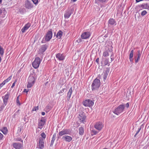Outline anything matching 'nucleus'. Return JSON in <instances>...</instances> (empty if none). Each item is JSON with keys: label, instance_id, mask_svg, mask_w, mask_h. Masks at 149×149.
Returning <instances> with one entry per match:
<instances>
[{"label": "nucleus", "instance_id": "nucleus-1", "mask_svg": "<svg viewBox=\"0 0 149 149\" xmlns=\"http://www.w3.org/2000/svg\"><path fill=\"white\" fill-rule=\"evenodd\" d=\"M88 97L91 99L93 100H91L90 99H87L86 100L84 101H83V105L86 107H91L93 106L94 104V98L95 97L96 95L93 94H88Z\"/></svg>", "mask_w": 149, "mask_h": 149}, {"label": "nucleus", "instance_id": "nucleus-2", "mask_svg": "<svg viewBox=\"0 0 149 149\" xmlns=\"http://www.w3.org/2000/svg\"><path fill=\"white\" fill-rule=\"evenodd\" d=\"M100 80L97 78L95 79L91 84V89L93 91H98L100 85Z\"/></svg>", "mask_w": 149, "mask_h": 149}, {"label": "nucleus", "instance_id": "nucleus-3", "mask_svg": "<svg viewBox=\"0 0 149 149\" xmlns=\"http://www.w3.org/2000/svg\"><path fill=\"white\" fill-rule=\"evenodd\" d=\"M52 29H50L47 32L46 35L45 36L41 41L42 43H45L46 42L50 40L52 38Z\"/></svg>", "mask_w": 149, "mask_h": 149}, {"label": "nucleus", "instance_id": "nucleus-4", "mask_svg": "<svg viewBox=\"0 0 149 149\" xmlns=\"http://www.w3.org/2000/svg\"><path fill=\"white\" fill-rule=\"evenodd\" d=\"M124 106L123 104H122L119 105L117 108L115 109L113 112V113L117 115H119L120 113L123 112L124 110Z\"/></svg>", "mask_w": 149, "mask_h": 149}, {"label": "nucleus", "instance_id": "nucleus-5", "mask_svg": "<svg viewBox=\"0 0 149 149\" xmlns=\"http://www.w3.org/2000/svg\"><path fill=\"white\" fill-rule=\"evenodd\" d=\"M74 10V8L71 7L68 8V9L65 11L64 17L65 18H68L73 13Z\"/></svg>", "mask_w": 149, "mask_h": 149}, {"label": "nucleus", "instance_id": "nucleus-6", "mask_svg": "<svg viewBox=\"0 0 149 149\" xmlns=\"http://www.w3.org/2000/svg\"><path fill=\"white\" fill-rule=\"evenodd\" d=\"M41 60L40 58L37 57L35 58L34 61L32 63V65L35 68H38L40 63Z\"/></svg>", "mask_w": 149, "mask_h": 149}, {"label": "nucleus", "instance_id": "nucleus-7", "mask_svg": "<svg viewBox=\"0 0 149 149\" xmlns=\"http://www.w3.org/2000/svg\"><path fill=\"white\" fill-rule=\"evenodd\" d=\"M45 122L46 120L44 119L43 117H41V119L40 120H39L38 121V128L41 130L43 128Z\"/></svg>", "mask_w": 149, "mask_h": 149}, {"label": "nucleus", "instance_id": "nucleus-8", "mask_svg": "<svg viewBox=\"0 0 149 149\" xmlns=\"http://www.w3.org/2000/svg\"><path fill=\"white\" fill-rule=\"evenodd\" d=\"M103 127L102 122H100L96 123L94 126V127L98 131H100Z\"/></svg>", "mask_w": 149, "mask_h": 149}, {"label": "nucleus", "instance_id": "nucleus-9", "mask_svg": "<svg viewBox=\"0 0 149 149\" xmlns=\"http://www.w3.org/2000/svg\"><path fill=\"white\" fill-rule=\"evenodd\" d=\"M70 132L68 129H63L58 133V136H61L66 134H70Z\"/></svg>", "mask_w": 149, "mask_h": 149}, {"label": "nucleus", "instance_id": "nucleus-10", "mask_svg": "<svg viewBox=\"0 0 149 149\" xmlns=\"http://www.w3.org/2000/svg\"><path fill=\"white\" fill-rule=\"evenodd\" d=\"M91 34L89 32H84L81 35V38L83 39H88L91 36Z\"/></svg>", "mask_w": 149, "mask_h": 149}, {"label": "nucleus", "instance_id": "nucleus-11", "mask_svg": "<svg viewBox=\"0 0 149 149\" xmlns=\"http://www.w3.org/2000/svg\"><path fill=\"white\" fill-rule=\"evenodd\" d=\"M10 96V93L8 92L7 94H6L4 96L2 97L3 100V104L6 106L8 103V100Z\"/></svg>", "mask_w": 149, "mask_h": 149}, {"label": "nucleus", "instance_id": "nucleus-12", "mask_svg": "<svg viewBox=\"0 0 149 149\" xmlns=\"http://www.w3.org/2000/svg\"><path fill=\"white\" fill-rule=\"evenodd\" d=\"M23 143L15 142L13 144V146L15 149H20L23 147Z\"/></svg>", "mask_w": 149, "mask_h": 149}, {"label": "nucleus", "instance_id": "nucleus-13", "mask_svg": "<svg viewBox=\"0 0 149 149\" xmlns=\"http://www.w3.org/2000/svg\"><path fill=\"white\" fill-rule=\"evenodd\" d=\"M25 6L27 9H30L33 7V4L30 1L27 0L25 2Z\"/></svg>", "mask_w": 149, "mask_h": 149}, {"label": "nucleus", "instance_id": "nucleus-14", "mask_svg": "<svg viewBox=\"0 0 149 149\" xmlns=\"http://www.w3.org/2000/svg\"><path fill=\"white\" fill-rule=\"evenodd\" d=\"M109 68H107L104 72L103 74V81L104 82H105L107 79V77L109 72Z\"/></svg>", "mask_w": 149, "mask_h": 149}, {"label": "nucleus", "instance_id": "nucleus-15", "mask_svg": "<svg viewBox=\"0 0 149 149\" xmlns=\"http://www.w3.org/2000/svg\"><path fill=\"white\" fill-rule=\"evenodd\" d=\"M62 139L66 142H70L72 140V138L70 136L65 135L62 136Z\"/></svg>", "mask_w": 149, "mask_h": 149}, {"label": "nucleus", "instance_id": "nucleus-16", "mask_svg": "<svg viewBox=\"0 0 149 149\" xmlns=\"http://www.w3.org/2000/svg\"><path fill=\"white\" fill-rule=\"evenodd\" d=\"M56 57L59 61H63L64 59L65 56L63 54L58 53L56 54Z\"/></svg>", "mask_w": 149, "mask_h": 149}, {"label": "nucleus", "instance_id": "nucleus-17", "mask_svg": "<svg viewBox=\"0 0 149 149\" xmlns=\"http://www.w3.org/2000/svg\"><path fill=\"white\" fill-rule=\"evenodd\" d=\"M31 26V24L29 23H28L26 24L21 30L22 32L24 33Z\"/></svg>", "mask_w": 149, "mask_h": 149}, {"label": "nucleus", "instance_id": "nucleus-18", "mask_svg": "<svg viewBox=\"0 0 149 149\" xmlns=\"http://www.w3.org/2000/svg\"><path fill=\"white\" fill-rule=\"evenodd\" d=\"M141 53L140 52V50L138 51L137 53L136 54L137 57L135 56V61L136 63H137L139 60L141 55Z\"/></svg>", "mask_w": 149, "mask_h": 149}, {"label": "nucleus", "instance_id": "nucleus-19", "mask_svg": "<svg viewBox=\"0 0 149 149\" xmlns=\"http://www.w3.org/2000/svg\"><path fill=\"white\" fill-rule=\"evenodd\" d=\"M48 47V45L47 44H45L42 45L41 47V48L40 49V52L42 53L45 52L47 49Z\"/></svg>", "mask_w": 149, "mask_h": 149}, {"label": "nucleus", "instance_id": "nucleus-20", "mask_svg": "<svg viewBox=\"0 0 149 149\" xmlns=\"http://www.w3.org/2000/svg\"><path fill=\"white\" fill-rule=\"evenodd\" d=\"M86 116H85L84 114L82 113L79 115V118L81 121V122H84L86 118Z\"/></svg>", "mask_w": 149, "mask_h": 149}, {"label": "nucleus", "instance_id": "nucleus-21", "mask_svg": "<svg viewBox=\"0 0 149 149\" xmlns=\"http://www.w3.org/2000/svg\"><path fill=\"white\" fill-rule=\"evenodd\" d=\"M109 25H113L114 24L115 25H116V21L114 19L112 18L110 19L108 21Z\"/></svg>", "mask_w": 149, "mask_h": 149}, {"label": "nucleus", "instance_id": "nucleus-22", "mask_svg": "<svg viewBox=\"0 0 149 149\" xmlns=\"http://www.w3.org/2000/svg\"><path fill=\"white\" fill-rule=\"evenodd\" d=\"M72 87H71L68 92V94H67V100L68 101H69L70 99V98L71 97V96L72 94Z\"/></svg>", "mask_w": 149, "mask_h": 149}, {"label": "nucleus", "instance_id": "nucleus-23", "mask_svg": "<svg viewBox=\"0 0 149 149\" xmlns=\"http://www.w3.org/2000/svg\"><path fill=\"white\" fill-rule=\"evenodd\" d=\"M28 82H29L31 83L35 82V78L32 75H30L28 79Z\"/></svg>", "mask_w": 149, "mask_h": 149}, {"label": "nucleus", "instance_id": "nucleus-24", "mask_svg": "<svg viewBox=\"0 0 149 149\" xmlns=\"http://www.w3.org/2000/svg\"><path fill=\"white\" fill-rule=\"evenodd\" d=\"M134 50H132L131 51L130 54L129 55V59L130 60V61L131 62H132L133 61V57L134 55Z\"/></svg>", "mask_w": 149, "mask_h": 149}, {"label": "nucleus", "instance_id": "nucleus-25", "mask_svg": "<svg viewBox=\"0 0 149 149\" xmlns=\"http://www.w3.org/2000/svg\"><path fill=\"white\" fill-rule=\"evenodd\" d=\"M0 130L5 135L7 134L8 132V129L6 127H4L0 129Z\"/></svg>", "mask_w": 149, "mask_h": 149}, {"label": "nucleus", "instance_id": "nucleus-26", "mask_svg": "<svg viewBox=\"0 0 149 149\" xmlns=\"http://www.w3.org/2000/svg\"><path fill=\"white\" fill-rule=\"evenodd\" d=\"M56 133H54L52 137V139L51 140V143L50 144V146H52L53 145V144L54 143V141L55 140L56 137Z\"/></svg>", "mask_w": 149, "mask_h": 149}, {"label": "nucleus", "instance_id": "nucleus-27", "mask_svg": "<svg viewBox=\"0 0 149 149\" xmlns=\"http://www.w3.org/2000/svg\"><path fill=\"white\" fill-rule=\"evenodd\" d=\"M79 134L81 135H82L84 134V129L83 127H81L79 128Z\"/></svg>", "mask_w": 149, "mask_h": 149}, {"label": "nucleus", "instance_id": "nucleus-28", "mask_svg": "<svg viewBox=\"0 0 149 149\" xmlns=\"http://www.w3.org/2000/svg\"><path fill=\"white\" fill-rule=\"evenodd\" d=\"M141 6L144 9H149V5L147 3H143L141 5Z\"/></svg>", "mask_w": 149, "mask_h": 149}, {"label": "nucleus", "instance_id": "nucleus-29", "mask_svg": "<svg viewBox=\"0 0 149 149\" xmlns=\"http://www.w3.org/2000/svg\"><path fill=\"white\" fill-rule=\"evenodd\" d=\"M63 33V32L61 31H59L57 33V34L56 35V37L58 38V39L61 38V37Z\"/></svg>", "mask_w": 149, "mask_h": 149}, {"label": "nucleus", "instance_id": "nucleus-30", "mask_svg": "<svg viewBox=\"0 0 149 149\" xmlns=\"http://www.w3.org/2000/svg\"><path fill=\"white\" fill-rule=\"evenodd\" d=\"M99 131L95 130H91V134L92 136H93L96 134L98 133Z\"/></svg>", "mask_w": 149, "mask_h": 149}, {"label": "nucleus", "instance_id": "nucleus-31", "mask_svg": "<svg viewBox=\"0 0 149 149\" xmlns=\"http://www.w3.org/2000/svg\"><path fill=\"white\" fill-rule=\"evenodd\" d=\"M39 148L40 149H42L44 147V144L45 143H43V142L42 143L39 142Z\"/></svg>", "mask_w": 149, "mask_h": 149}, {"label": "nucleus", "instance_id": "nucleus-32", "mask_svg": "<svg viewBox=\"0 0 149 149\" xmlns=\"http://www.w3.org/2000/svg\"><path fill=\"white\" fill-rule=\"evenodd\" d=\"M12 78V76H10L8 78H7L3 82V83L5 84L6 83L8 82Z\"/></svg>", "mask_w": 149, "mask_h": 149}, {"label": "nucleus", "instance_id": "nucleus-33", "mask_svg": "<svg viewBox=\"0 0 149 149\" xmlns=\"http://www.w3.org/2000/svg\"><path fill=\"white\" fill-rule=\"evenodd\" d=\"M4 53V50L0 45V54L3 56Z\"/></svg>", "mask_w": 149, "mask_h": 149}, {"label": "nucleus", "instance_id": "nucleus-34", "mask_svg": "<svg viewBox=\"0 0 149 149\" xmlns=\"http://www.w3.org/2000/svg\"><path fill=\"white\" fill-rule=\"evenodd\" d=\"M103 55L104 57H106L109 56V54L107 51H105L103 53Z\"/></svg>", "mask_w": 149, "mask_h": 149}, {"label": "nucleus", "instance_id": "nucleus-35", "mask_svg": "<svg viewBox=\"0 0 149 149\" xmlns=\"http://www.w3.org/2000/svg\"><path fill=\"white\" fill-rule=\"evenodd\" d=\"M34 83H31L29 82H28V84L27 85V87L28 88H31L33 85Z\"/></svg>", "mask_w": 149, "mask_h": 149}, {"label": "nucleus", "instance_id": "nucleus-36", "mask_svg": "<svg viewBox=\"0 0 149 149\" xmlns=\"http://www.w3.org/2000/svg\"><path fill=\"white\" fill-rule=\"evenodd\" d=\"M109 60L108 58H106L105 59L104 62V64L105 65H107L108 64V66L109 65Z\"/></svg>", "mask_w": 149, "mask_h": 149}, {"label": "nucleus", "instance_id": "nucleus-37", "mask_svg": "<svg viewBox=\"0 0 149 149\" xmlns=\"http://www.w3.org/2000/svg\"><path fill=\"white\" fill-rule=\"evenodd\" d=\"M40 136H41L40 138H42L43 139H45L46 138V135L44 132H42L40 134Z\"/></svg>", "mask_w": 149, "mask_h": 149}, {"label": "nucleus", "instance_id": "nucleus-38", "mask_svg": "<svg viewBox=\"0 0 149 149\" xmlns=\"http://www.w3.org/2000/svg\"><path fill=\"white\" fill-rule=\"evenodd\" d=\"M66 91V90L65 88H63L62 90H61L59 92L58 94L61 95L62 93H63L64 92H65Z\"/></svg>", "mask_w": 149, "mask_h": 149}, {"label": "nucleus", "instance_id": "nucleus-39", "mask_svg": "<svg viewBox=\"0 0 149 149\" xmlns=\"http://www.w3.org/2000/svg\"><path fill=\"white\" fill-rule=\"evenodd\" d=\"M16 102L17 103V104L18 105H20L21 104V103L19 101V96H18L17 98V99L16 100Z\"/></svg>", "mask_w": 149, "mask_h": 149}, {"label": "nucleus", "instance_id": "nucleus-40", "mask_svg": "<svg viewBox=\"0 0 149 149\" xmlns=\"http://www.w3.org/2000/svg\"><path fill=\"white\" fill-rule=\"evenodd\" d=\"M16 141H19L21 142V143H23V140L20 138H18L15 139Z\"/></svg>", "mask_w": 149, "mask_h": 149}, {"label": "nucleus", "instance_id": "nucleus-41", "mask_svg": "<svg viewBox=\"0 0 149 149\" xmlns=\"http://www.w3.org/2000/svg\"><path fill=\"white\" fill-rule=\"evenodd\" d=\"M45 139H43L42 138H40L38 140V142H40L45 143Z\"/></svg>", "mask_w": 149, "mask_h": 149}, {"label": "nucleus", "instance_id": "nucleus-42", "mask_svg": "<svg viewBox=\"0 0 149 149\" xmlns=\"http://www.w3.org/2000/svg\"><path fill=\"white\" fill-rule=\"evenodd\" d=\"M45 139H43L42 138H40L38 140V142H40L45 143Z\"/></svg>", "mask_w": 149, "mask_h": 149}, {"label": "nucleus", "instance_id": "nucleus-43", "mask_svg": "<svg viewBox=\"0 0 149 149\" xmlns=\"http://www.w3.org/2000/svg\"><path fill=\"white\" fill-rule=\"evenodd\" d=\"M147 12V11L145 10H143V11H142L141 13V15L142 16H144V15H145L146 14Z\"/></svg>", "mask_w": 149, "mask_h": 149}, {"label": "nucleus", "instance_id": "nucleus-44", "mask_svg": "<svg viewBox=\"0 0 149 149\" xmlns=\"http://www.w3.org/2000/svg\"><path fill=\"white\" fill-rule=\"evenodd\" d=\"M38 109V107L37 106V107H35L34 108H33L32 110V111H37Z\"/></svg>", "mask_w": 149, "mask_h": 149}, {"label": "nucleus", "instance_id": "nucleus-45", "mask_svg": "<svg viewBox=\"0 0 149 149\" xmlns=\"http://www.w3.org/2000/svg\"><path fill=\"white\" fill-rule=\"evenodd\" d=\"M123 105L125 106L124 108L125 109V107L127 109L129 108V105L128 103H127L126 104H123Z\"/></svg>", "mask_w": 149, "mask_h": 149}, {"label": "nucleus", "instance_id": "nucleus-46", "mask_svg": "<svg viewBox=\"0 0 149 149\" xmlns=\"http://www.w3.org/2000/svg\"><path fill=\"white\" fill-rule=\"evenodd\" d=\"M33 3L36 5L38 3V0H31Z\"/></svg>", "mask_w": 149, "mask_h": 149}, {"label": "nucleus", "instance_id": "nucleus-47", "mask_svg": "<svg viewBox=\"0 0 149 149\" xmlns=\"http://www.w3.org/2000/svg\"><path fill=\"white\" fill-rule=\"evenodd\" d=\"M3 134L0 132V141L3 139Z\"/></svg>", "mask_w": 149, "mask_h": 149}, {"label": "nucleus", "instance_id": "nucleus-48", "mask_svg": "<svg viewBox=\"0 0 149 149\" xmlns=\"http://www.w3.org/2000/svg\"><path fill=\"white\" fill-rule=\"evenodd\" d=\"M17 80H15L12 86H11V88H13L14 86L15 85V84L16 82H17Z\"/></svg>", "mask_w": 149, "mask_h": 149}, {"label": "nucleus", "instance_id": "nucleus-49", "mask_svg": "<svg viewBox=\"0 0 149 149\" xmlns=\"http://www.w3.org/2000/svg\"><path fill=\"white\" fill-rule=\"evenodd\" d=\"M46 109H49V110L51 109V107L49 105H47L46 106Z\"/></svg>", "mask_w": 149, "mask_h": 149}, {"label": "nucleus", "instance_id": "nucleus-50", "mask_svg": "<svg viewBox=\"0 0 149 149\" xmlns=\"http://www.w3.org/2000/svg\"><path fill=\"white\" fill-rule=\"evenodd\" d=\"M5 106L3 104V106H1L0 107V111L2 110Z\"/></svg>", "mask_w": 149, "mask_h": 149}, {"label": "nucleus", "instance_id": "nucleus-51", "mask_svg": "<svg viewBox=\"0 0 149 149\" xmlns=\"http://www.w3.org/2000/svg\"><path fill=\"white\" fill-rule=\"evenodd\" d=\"M113 53H112V54H111V62L114 59L113 58Z\"/></svg>", "mask_w": 149, "mask_h": 149}, {"label": "nucleus", "instance_id": "nucleus-52", "mask_svg": "<svg viewBox=\"0 0 149 149\" xmlns=\"http://www.w3.org/2000/svg\"><path fill=\"white\" fill-rule=\"evenodd\" d=\"M141 127H140L138 129V131L136 133V134H138L139 133V132L141 130Z\"/></svg>", "mask_w": 149, "mask_h": 149}, {"label": "nucleus", "instance_id": "nucleus-53", "mask_svg": "<svg viewBox=\"0 0 149 149\" xmlns=\"http://www.w3.org/2000/svg\"><path fill=\"white\" fill-rule=\"evenodd\" d=\"M4 84L3 83V82L1 84H0V89L1 88L3 87V86L4 85Z\"/></svg>", "mask_w": 149, "mask_h": 149}, {"label": "nucleus", "instance_id": "nucleus-54", "mask_svg": "<svg viewBox=\"0 0 149 149\" xmlns=\"http://www.w3.org/2000/svg\"><path fill=\"white\" fill-rule=\"evenodd\" d=\"M98 1H99L100 2H105L107 0H98Z\"/></svg>", "mask_w": 149, "mask_h": 149}, {"label": "nucleus", "instance_id": "nucleus-55", "mask_svg": "<svg viewBox=\"0 0 149 149\" xmlns=\"http://www.w3.org/2000/svg\"><path fill=\"white\" fill-rule=\"evenodd\" d=\"M95 62L97 63V64L99 63V58H97L95 60Z\"/></svg>", "mask_w": 149, "mask_h": 149}, {"label": "nucleus", "instance_id": "nucleus-56", "mask_svg": "<svg viewBox=\"0 0 149 149\" xmlns=\"http://www.w3.org/2000/svg\"><path fill=\"white\" fill-rule=\"evenodd\" d=\"M28 92V90H26V89H24V90L23 92L27 93Z\"/></svg>", "mask_w": 149, "mask_h": 149}, {"label": "nucleus", "instance_id": "nucleus-57", "mask_svg": "<svg viewBox=\"0 0 149 149\" xmlns=\"http://www.w3.org/2000/svg\"><path fill=\"white\" fill-rule=\"evenodd\" d=\"M41 114H42V115L43 116H44L45 115V113L44 112H42Z\"/></svg>", "mask_w": 149, "mask_h": 149}, {"label": "nucleus", "instance_id": "nucleus-58", "mask_svg": "<svg viewBox=\"0 0 149 149\" xmlns=\"http://www.w3.org/2000/svg\"><path fill=\"white\" fill-rule=\"evenodd\" d=\"M19 129L18 130H19L20 132L22 130V127H19Z\"/></svg>", "mask_w": 149, "mask_h": 149}, {"label": "nucleus", "instance_id": "nucleus-59", "mask_svg": "<svg viewBox=\"0 0 149 149\" xmlns=\"http://www.w3.org/2000/svg\"><path fill=\"white\" fill-rule=\"evenodd\" d=\"M146 146H145L143 148V149H146Z\"/></svg>", "mask_w": 149, "mask_h": 149}, {"label": "nucleus", "instance_id": "nucleus-60", "mask_svg": "<svg viewBox=\"0 0 149 149\" xmlns=\"http://www.w3.org/2000/svg\"><path fill=\"white\" fill-rule=\"evenodd\" d=\"M101 75H100V74L99 75V78L100 79L101 78Z\"/></svg>", "mask_w": 149, "mask_h": 149}, {"label": "nucleus", "instance_id": "nucleus-61", "mask_svg": "<svg viewBox=\"0 0 149 149\" xmlns=\"http://www.w3.org/2000/svg\"><path fill=\"white\" fill-rule=\"evenodd\" d=\"M1 57L0 56V63L1 62Z\"/></svg>", "mask_w": 149, "mask_h": 149}, {"label": "nucleus", "instance_id": "nucleus-62", "mask_svg": "<svg viewBox=\"0 0 149 149\" xmlns=\"http://www.w3.org/2000/svg\"><path fill=\"white\" fill-rule=\"evenodd\" d=\"M112 51V49H111L110 50H109V52H111Z\"/></svg>", "mask_w": 149, "mask_h": 149}, {"label": "nucleus", "instance_id": "nucleus-63", "mask_svg": "<svg viewBox=\"0 0 149 149\" xmlns=\"http://www.w3.org/2000/svg\"><path fill=\"white\" fill-rule=\"evenodd\" d=\"M1 13H2V11H1V10H0V14H1Z\"/></svg>", "mask_w": 149, "mask_h": 149}, {"label": "nucleus", "instance_id": "nucleus-64", "mask_svg": "<svg viewBox=\"0 0 149 149\" xmlns=\"http://www.w3.org/2000/svg\"><path fill=\"white\" fill-rule=\"evenodd\" d=\"M103 149H109L106 148H103Z\"/></svg>", "mask_w": 149, "mask_h": 149}]
</instances>
